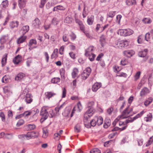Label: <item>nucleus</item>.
<instances>
[{
  "label": "nucleus",
  "mask_w": 153,
  "mask_h": 153,
  "mask_svg": "<svg viewBox=\"0 0 153 153\" xmlns=\"http://www.w3.org/2000/svg\"><path fill=\"white\" fill-rule=\"evenodd\" d=\"M48 107L47 106H44L42 108L40 114L42 117L40 119V121L42 122L46 120L49 116V114L48 111Z\"/></svg>",
  "instance_id": "nucleus-1"
},
{
  "label": "nucleus",
  "mask_w": 153,
  "mask_h": 153,
  "mask_svg": "<svg viewBox=\"0 0 153 153\" xmlns=\"http://www.w3.org/2000/svg\"><path fill=\"white\" fill-rule=\"evenodd\" d=\"M134 31L130 29H120L118 30V34L124 36H130L132 34Z\"/></svg>",
  "instance_id": "nucleus-2"
},
{
  "label": "nucleus",
  "mask_w": 153,
  "mask_h": 153,
  "mask_svg": "<svg viewBox=\"0 0 153 153\" xmlns=\"http://www.w3.org/2000/svg\"><path fill=\"white\" fill-rule=\"evenodd\" d=\"M132 111L133 109L129 108V106H128L123 111L120 116L122 118H127L131 116L132 115H129V114Z\"/></svg>",
  "instance_id": "nucleus-3"
},
{
  "label": "nucleus",
  "mask_w": 153,
  "mask_h": 153,
  "mask_svg": "<svg viewBox=\"0 0 153 153\" xmlns=\"http://www.w3.org/2000/svg\"><path fill=\"white\" fill-rule=\"evenodd\" d=\"M82 108V105L80 102H79L73 108L72 112L71 114V117H72L73 116V113H75V112H80Z\"/></svg>",
  "instance_id": "nucleus-4"
},
{
  "label": "nucleus",
  "mask_w": 153,
  "mask_h": 153,
  "mask_svg": "<svg viewBox=\"0 0 153 153\" xmlns=\"http://www.w3.org/2000/svg\"><path fill=\"white\" fill-rule=\"evenodd\" d=\"M87 110L84 114V117L87 118L92 116L94 113L95 110L93 107L87 108Z\"/></svg>",
  "instance_id": "nucleus-5"
},
{
  "label": "nucleus",
  "mask_w": 153,
  "mask_h": 153,
  "mask_svg": "<svg viewBox=\"0 0 153 153\" xmlns=\"http://www.w3.org/2000/svg\"><path fill=\"white\" fill-rule=\"evenodd\" d=\"M116 44L118 47H127L129 45V42L127 40L122 41L116 42Z\"/></svg>",
  "instance_id": "nucleus-6"
},
{
  "label": "nucleus",
  "mask_w": 153,
  "mask_h": 153,
  "mask_svg": "<svg viewBox=\"0 0 153 153\" xmlns=\"http://www.w3.org/2000/svg\"><path fill=\"white\" fill-rule=\"evenodd\" d=\"M123 54L124 56L130 57L135 54V52L132 50H128L124 51L123 52Z\"/></svg>",
  "instance_id": "nucleus-7"
},
{
  "label": "nucleus",
  "mask_w": 153,
  "mask_h": 153,
  "mask_svg": "<svg viewBox=\"0 0 153 153\" xmlns=\"http://www.w3.org/2000/svg\"><path fill=\"white\" fill-rule=\"evenodd\" d=\"M95 50L93 46H90L85 50V55H90L93 54V52Z\"/></svg>",
  "instance_id": "nucleus-8"
},
{
  "label": "nucleus",
  "mask_w": 153,
  "mask_h": 153,
  "mask_svg": "<svg viewBox=\"0 0 153 153\" xmlns=\"http://www.w3.org/2000/svg\"><path fill=\"white\" fill-rule=\"evenodd\" d=\"M150 91L148 88L144 87L141 90L140 93V95L141 97H143L149 93Z\"/></svg>",
  "instance_id": "nucleus-9"
},
{
  "label": "nucleus",
  "mask_w": 153,
  "mask_h": 153,
  "mask_svg": "<svg viewBox=\"0 0 153 153\" xmlns=\"http://www.w3.org/2000/svg\"><path fill=\"white\" fill-rule=\"evenodd\" d=\"M25 100L27 104L30 103L33 101L31 95L30 94H27L25 98Z\"/></svg>",
  "instance_id": "nucleus-10"
},
{
  "label": "nucleus",
  "mask_w": 153,
  "mask_h": 153,
  "mask_svg": "<svg viewBox=\"0 0 153 153\" xmlns=\"http://www.w3.org/2000/svg\"><path fill=\"white\" fill-rule=\"evenodd\" d=\"M100 44L101 46L103 47L106 44V41L105 36L102 35L100 38Z\"/></svg>",
  "instance_id": "nucleus-11"
},
{
  "label": "nucleus",
  "mask_w": 153,
  "mask_h": 153,
  "mask_svg": "<svg viewBox=\"0 0 153 153\" xmlns=\"http://www.w3.org/2000/svg\"><path fill=\"white\" fill-rule=\"evenodd\" d=\"M41 23L40 20L37 18H36L33 22L32 25L36 28H38L40 25Z\"/></svg>",
  "instance_id": "nucleus-12"
},
{
  "label": "nucleus",
  "mask_w": 153,
  "mask_h": 153,
  "mask_svg": "<svg viewBox=\"0 0 153 153\" xmlns=\"http://www.w3.org/2000/svg\"><path fill=\"white\" fill-rule=\"evenodd\" d=\"M101 84L100 83H95L93 85L92 90L94 92H96L101 86Z\"/></svg>",
  "instance_id": "nucleus-13"
},
{
  "label": "nucleus",
  "mask_w": 153,
  "mask_h": 153,
  "mask_svg": "<svg viewBox=\"0 0 153 153\" xmlns=\"http://www.w3.org/2000/svg\"><path fill=\"white\" fill-rule=\"evenodd\" d=\"M27 0H18V5L20 9H22L25 7L26 5Z\"/></svg>",
  "instance_id": "nucleus-14"
},
{
  "label": "nucleus",
  "mask_w": 153,
  "mask_h": 153,
  "mask_svg": "<svg viewBox=\"0 0 153 153\" xmlns=\"http://www.w3.org/2000/svg\"><path fill=\"white\" fill-rule=\"evenodd\" d=\"M95 120L96 121L97 125L99 126L102 125L103 123V119L101 116L95 117Z\"/></svg>",
  "instance_id": "nucleus-15"
},
{
  "label": "nucleus",
  "mask_w": 153,
  "mask_h": 153,
  "mask_svg": "<svg viewBox=\"0 0 153 153\" xmlns=\"http://www.w3.org/2000/svg\"><path fill=\"white\" fill-rule=\"evenodd\" d=\"M22 59L21 56L18 55L13 59V62L15 64H18L22 61Z\"/></svg>",
  "instance_id": "nucleus-16"
},
{
  "label": "nucleus",
  "mask_w": 153,
  "mask_h": 153,
  "mask_svg": "<svg viewBox=\"0 0 153 153\" xmlns=\"http://www.w3.org/2000/svg\"><path fill=\"white\" fill-rule=\"evenodd\" d=\"M148 51V49H145L143 50L140 51L138 53V55L140 57H144L147 55Z\"/></svg>",
  "instance_id": "nucleus-17"
},
{
  "label": "nucleus",
  "mask_w": 153,
  "mask_h": 153,
  "mask_svg": "<svg viewBox=\"0 0 153 153\" xmlns=\"http://www.w3.org/2000/svg\"><path fill=\"white\" fill-rule=\"evenodd\" d=\"M27 36H22L19 38H18L17 40V43L18 44H20L24 42L26 39Z\"/></svg>",
  "instance_id": "nucleus-18"
},
{
  "label": "nucleus",
  "mask_w": 153,
  "mask_h": 153,
  "mask_svg": "<svg viewBox=\"0 0 153 153\" xmlns=\"http://www.w3.org/2000/svg\"><path fill=\"white\" fill-rule=\"evenodd\" d=\"M19 24V22L17 21H12L10 23V26L11 28L13 29L17 27Z\"/></svg>",
  "instance_id": "nucleus-19"
},
{
  "label": "nucleus",
  "mask_w": 153,
  "mask_h": 153,
  "mask_svg": "<svg viewBox=\"0 0 153 153\" xmlns=\"http://www.w3.org/2000/svg\"><path fill=\"white\" fill-rule=\"evenodd\" d=\"M94 20V16L93 15L88 17L87 22L88 24L89 25H92Z\"/></svg>",
  "instance_id": "nucleus-20"
},
{
  "label": "nucleus",
  "mask_w": 153,
  "mask_h": 153,
  "mask_svg": "<svg viewBox=\"0 0 153 153\" xmlns=\"http://www.w3.org/2000/svg\"><path fill=\"white\" fill-rule=\"evenodd\" d=\"M78 72L79 71L78 69L76 68H74L71 73L72 78L74 79L78 75Z\"/></svg>",
  "instance_id": "nucleus-21"
},
{
  "label": "nucleus",
  "mask_w": 153,
  "mask_h": 153,
  "mask_svg": "<svg viewBox=\"0 0 153 153\" xmlns=\"http://www.w3.org/2000/svg\"><path fill=\"white\" fill-rule=\"evenodd\" d=\"M25 76V74L22 73H19L15 78L16 80H21Z\"/></svg>",
  "instance_id": "nucleus-22"
},
{
  "label": "nucleus",
  "mask_w": 153,
  "mask_h": 153,
  "mask_svg": "<svg viewBox=\"0 0 153 153\" xmlns=\"http://www.w3.org/2000/svg\"><path fill=\"white\" fill-rule=\"evenodd\" d=\"M8 1L7 0L4 1L0 5V6L2 9L4 10L8 6Z\"/></svg>",
  "instance_id": "nucleus-23"
},
{
  "label": "nucleus",
  "mask_w": 153,
  "mask_h": 153,
  "mask_svg": "<svg viewBox=\"0 0 153 153\" xmlns=\"http://www.w3.org/2000/svg\"><path fill=\"white\" fill-rule=\"evenodd\" d=\"M8 39L7 36H2L0 39V43L1 44L5 43Z\"/></svg>",
  "instance_id": "nucleus-24"
},
{
  "label": "nucleus",
  "mask_w": 153,
  "mask_h": 153,
  "mask_svg": "<svg viewBox=\"0 0 153 153\" xmlns=\"http://www.w3.org/2000/svg\"><path fill=\"white\" fill-rule=\"evenodd\" d=\"M25 128L27 130H33L36 128V126L35 125L28 124L25 126Z\"/></svg>",
  "instance_id": "nucleus-25"
},
{
  "label": "nucleus",
  "mask_w": 153,
  "mask_h": 153,
  "mask_svg": "<svg viewBox=\"0 0 153 153\" xmlns=\"http://www.w3.org/2000/svg\"><path fill=\"white\" fill-rule=\"evenodd\" d=\"M111 124V120L110 119H106L105 120V123L103 126L105 128H107Z\"/></svg>",
  "instance_id": "nucleus-26"
},
{
  "label": "nucleus",
  "mask_w": 153,
  "mask_h": 153,
  "mask_svg": "<svg viewBox=\"0 0 153 153\" xmlns=\"http://www.w3.org/2000/svg\"><path fill=\"white\" fill-rule=\"evenodd\" d=\"M56 94L52 92H47L45 93V95L49 99L50 98L55 95Z\"/></svg>",
  "instance_id": "nucleus-27"
},
{
  "label": "nucleus",
  "mask_w": 153,
  "mask_h": 153,
  "mask_svg": "<svg viewBox=\"0 0 153 153\" xmlns=\"http://www.w3.org/2000/svg\"><path fill=\"white\" fill-rule=\"evenodd\" d=\"M7 54H5L3 56L1 60V65L2 66H4L7 62Z\"/></svg>",
  "instance_id": "nucleus-28"
},
{
  "label": "nucleus",
  "mask_w": 153,
  "mask_h": 153,
  "mask_svg": "<svg viewBox=\"0 0 153 153\" xmlns=\"http://www.w3.org/2000/svg\"><path fill=\"white\" fill-rule=\"evenodd\" d=\"M152 114L149 113L147 114V117L144 118V120L146 122H150L152 120Z\"/></svg>",
  "instance_id": "nucleus-29"
},
{
  "label": "nucleus",
  "mask_w": 153,
  "mask_h": 153,
  "mask_svg": "<svg viewBox=\"0 0 153 153\" xmlns=\"http://www.w3.org/2000/svg\"><path fill=\"white\" fill-rule=\"evenodd\" d=\"M58 52V50L57 48L54 49L51 55V58L52 59L56 58L58 57L57 54Z\"/></svg>",
  "instance_id": "nucleus-30"
},
{
  "label": "nucleus",
  "mask_w": 153,
  "mask_h": 153,
  "mask_svg": "<svg viewBox=\"0 0 153 153\" xmlns=\"http://www.w3.org/2000/svg\"><path fill=\"white\" fill-rule=\"evenodd\" d=\"M29 29V26L28 25H25L23 27L22 30H23L22 34H24L27 32Z\"/></svg>",
  "instance_id": "nucleus-31"
},
{
  "label": "nucleus",
  "mask_w": 153,
  "mask_h": 153,
  "mask_svg": "<svg viewBox=\"0 0 153 153\" xmlns=\"http://www.w3.org/2000/svg\"><path fill=\"white\" fill-rule=\"evenodd\" d=\"M144 36L141 35L138 36L137 39V42L139 44H141L143 42L144 38Z\"/></svg>",
  "instance_id": "nucleus-32"
},
{
  "label": "nucleus",
  "mask_w": 153,
  "mask_h": 153,
  "mask_svg": "<svg viewBox=\"0 0 153 153\" xmlns=\"http://www.w3.org/2000/svg\"><path fill=\"white\" fill-rule=\"evenodd\" d=\"M126 3L128 6L131 5L136 3V0H126Z\"/></svg>",
  "instance_id": "nucleus-33"
},
{
  "label": "nucleus",
  "mask_w": 153,
  "mask_h": 153,
  "mask_svg": "<svg viewBox=\"0 0 153 153\" xmlns=\"http://www.w3.org/2000/svg\"><path fill=\"white\" fill-rule=\"evenodd\" d=\"M43 134L42 137L44 138H46L48 135V132L47 129L46 128H43Z\"/></svg>",
  "instance_id": "nucleus-34"
},
{
  "label": "nucleus",
  "mask_w": 153,
  "mask_h": 153,
  "mask_svg": "<svg viewBox=\"0 0 153 153\" xmlns=\"http://www.w3.org/2000/svg\"><path fill=\"white\" fill-rule=\"evenodd\" d=\"M3 90L4 93L7 95L10 94V88L8 86H5L3 88Z\"/></svg>",
  "instance_id": "nucleus-35"
},
{
  "label": "nucleus",
  "mask_w": 153,
  "mask_h": 153,
  "mask_svg": "<svg viewBox=\"0 0 153 153\" xmlns=\"http://www.w3.org/2000/svg\"><path fill=\"white\" fill-rule=\"evenodd\" d=\"M37 44V42L35 39H31L30 40L28 45L33 46Z\"/></svg>",
  "instance_id": "nucleus-36"
},
{
  "label": "nucleus",
  "mask_w": 153,
  "mask_h": 153,
  "mask_svg": "<svg viewBox=\"0 0 153 153\" xmlns=\"http://www.w3.org/2000/svg\"><path fill=\"white\" fill-rule=\"evenodd\" d=\"M31 135V138H35L37 137L39 135L38 133L37 132L32 131L30 132Z\"/></svg>",
  "instance_id": "nucleus-37"
},
{
  "label": "nucleus",
  "mask_w": 153,
  "mask_h": 153,
  "mask_svg": "<svg viewBox=\"0 0 153 153\" xmlns=\"http://www.w3.org/2000/svg\"><path fill=\"white\" fill-rule=\"evenodd\" d=\"M116 13V11L109 12L107 14L108 16V17L113 18L115 15Z\"/></svg>",
  "instance_id": "nucleus-38"
},
{
  "label": "nucleus",
  "mask_w": 153,
  "mask_h": 153,
  "mask_svg": "<svg viewBox=\"0 0 153 153\" xmlns=\"http://www.w3.org/2000/svg\"><path fill=\"white\" fill-rule=\"evenodd\" d=\"M89 75L84 71L81 74L82 78L83 79H86L88 77Z\"/></svg>",
  "instance_id": "nucleus-39"
},
{
  "label": "nucleus",
  "mask_w": 153,
  "mask_h": 153,
  "mask_svg": "<svg viewBox=\"0 0 153 153\" xmlns=\"http://www.w3.org/2000/svg\"><path fill=\"white\" fill-rule=\"evenodd\" d=\"M62 39L64 42H68L69 41L68 35L67 34H64L63 36Z\"/></svg>",
  "instance_id": "nucleus-40"
},
{
  "label": "nucleus",
  "mask_w": 153,
  "mask_h": 153,
  "mask_svg": "<svg viewBox=\"0 0 153 153\" xmlns=\"http://www.w3.org/2000/svg\"><path fill=\"white\" fill-rule=\"evenodd\" d=\"M85 56H88L89 59L91 61H94V58L96 57V55L94 53L92 54H91L90 55H86Z\"/></svg>",
  "instance_id": "nucleus-41"
},
{
  "label": "nucleus",
  "mask_w": 153,
  "mask_h": 153,
  "mask_svg": "<svg viewBox=\"0 0 153 153\" xmlns=\"http://www.w3.org/2000/svg\"><path fill=\"white\" fill-rule=\"evenodd\" d=\"M56 4V3H54L53 2H52L51 3H50L49 2H48L46 4V7L47 9H49L51 7L54 6V5Z\"/></svg>",
  "instance_id": "nucleus-42"
},
{
  "label": "nucleus",
  "mask_w": 153,
  "mask_h": 153,
  "mask_svg": "<svg viewBox=\"0 0 153 153\" xmlns=\"http://www.w3.org/2000/svg\"><path fill=\"white\" fill-rule=\"evenodd\" d=\"M60 81V79L59 78L55 77L53 78L51 80L52 83H56L59 82Z\"/></svg>",
  "instance_id": "nucleus-43"
},
{
  "label": "nucleus",
  "mask_w": 153,
  "mask_h": 153,
  "mask_svg": "<svg viewBox=\"0 0 153 153\" xmlns=\"http://www.w3.org/2000/svg\"><path fill=\"white\" fill-rule=\"evenodd\" d=\"M69 35L72 40L74 41L75 40L76 38V35L73 32H72Z\"/></svg>",
  "instance_id": "nucleus-44"
},
{
  "label": "nucleus",
  "mask_w": 153,
  "mask_h": 153,
  "mask_svg": "<svg viewBox=\"0 0 153 153\" xmlns=\"http://www.w3.org/2000/svg\"><path fill=\"white\" fill-rule=\"evenodd\" d=\"M70 109H66L65 111L64 112L62 113L63 115L65 117L68 116L70 113Z\"/></svg>",
  "instance_id": "nucleus-45"
},
{
  "label": "nucleus",
  "mask_w": 153,
  "mask_h": 153,
  "mask_svg": "<svg viewBox=\"0 0 153 153\" xmlns=\"http://www.w3.org/2000/svg\"><path fill=\"white\" fill-rule=\"evenodd\" d=\"M143 21L145 24H150L152 22V20L149 18H144Z\"/></svg>",
  "instance_id": "nucleus-46"
},
{
  "label": "nucleus",
  "mask_w": 153,
  "mask_h": 153,
  "mask_svg": "<svg viewBox=\"0 0 153 153\" xmlns=\"http://www.w3.org/2000/svg\"><path fill=\"white\" fill-rule=\"evenodd\" d=\"M72 21V19L71 17L68 16L64 20L65 23H70Z\"/></svg>",
  "instance_id": "nucleus-47"
},
{
  "label": "nucleus",
  "mask_w": 153,
  "mask_h": 153,
  "mask_svg": "<svg viewBox=\"0 0 153 153\" xmlns=\"http://www.w3.org/2000/svg\"><path fill=\"white\" fill-rule=\"evenodd\" d=\"M90 153H100V151L97 148H94L90 151Z\"/></svg>",
  "instance_id": "nucleus-48"
},
{
  "label": "nucleus",
  "mask_w": 153,
  "mask_h": 153,
  "mask_svg": "<svg viewBox=\"0 0 153 153\" xmlns=\"http://www.w3.org/2000/svg\"><path fill=\"white\" fill-rule=\"evenodd\" d=\"M47 1V0H41L40 4L39 6V7L41 8H43L44 7Z\"/></svg>",
  "instance_id": "nucleus-49"
},
{
  "label": "nucleus",
  "mask_w": 153,
  "mask_h": 153,
  "mask_svg": "<svg viewBox=\"0 0 153 153\" xmlns=\"http://www.w3.org/2000/svg\"><path fill=\"white\" fill-rule=\"evenodd\" d=\"M49 113L50 115V117L51 118L53 117L56 115V114L55 113L54 111L52 109H51L49 111Z\"/></svg>",
  "instance_id": "nucleus-50"
},
{
  "label": "nucleus",
  "mask_w": 153,
  "mask_h": 153,
  "mask_svg": "<svg viewBox=\"0 0 153 153\" xmlns=\"http://www.w3.org/2000/svg\"><path fill=\"white\" fill-rule=\"evenodd\" d=\"M90 124L91 125V126L93 127L95 126L96 125H97L96 121L95 120V117H94L93 119L91 120L90 122Z\"/></svg>",
  "instance_id": "nucleus-51"
},
{
  "label": "nucleus",
  "mask_w": 153,
  "mask_h": 153,
  "mask_svg": "<svg viewBox=\"0 0 153 153\" xmlns=\"http://www.w3.org/2000/svg\"><path fill=\"white\" fill-rule=\"evenodd\" d=\"M80 126L79 125L77 124L74 127V131L76 132H79L80 131Z\"/></svg>",
  "instance_id": "nucleus-52"
},
{
  "label": "nucleus",
  "mask_w": 153,
  "mask_h": 153,
  "mask_svg": "<svg viewBox=\"0 0 153 153\" xmlns=\"http://www.w3.org/2000/svg\"><path fill=\"white\" fill-rule=\"evenodd\" d=\"M24 123V120L22 119H20L19 120L16 126L18 127L19 126L22 125H23Z\"/></svg>",
  "instance_id": "nucleus-53"
},
{
  "label": "nucleus",
  "mask_w": 153,
  "mask_h": 153,
  "mask_svg": "<svg viewBox=\"0 0 153 153\" xmlns=\"http://www.w3.org/2000/svg\"><path fill=\"white\" fill-rule=\"evenodd\" d=\"M140 74V71L137 72L134 76V79L135 80H136L139 79Z\"/></svg>",
  "instance_id": "nucleus-54"
},
{
  "label": "nucleus",
  "mask_w": 153,
  "mask_h": 153,
  "mask_svg": "<svg viewBox=\"0 0 153 153\" xmlns=\"http://www.w3.org/2000/svg\"><path fill=\"white\" fill-rule=\"evenodd\" d=\"M25 139L29 140L31 138V135L30 132H28L26 134H25Z\"/></svg>",
  "instance_id": "nucleus-55"
},
{
  "label": "nucleus",
  "mask_w": 153,
  "mask_h": 153,
  "mask_svg": "<svg viewBox=\"0 0 153 153\" xmlns=\"http://www.w3.org/2000/svg\"><path fill=\"white\" fill-rule=\"evenodd\" d=\"M113 69L114 71L115 72H118L121 70L120 67L117 65H115L113 67Z\"/></svg>",
  "instance_id": "nucleus-56"
},
{
  "label": "nucleus",
  "mask_w": 153,
  "mask_h": 153,
  "mask_svg": "<svg viewBox=\"0 0 153 153\" xmlns=\"http://www.w3.org/2000/svg\"><path fill=\"white\" fill-rule=\"evenodd\" d=\"M137 140L139 146H141L143 145V139H138Z\"/></svg>",
  "instance_id": "nucleus-57"
},
{
  "label": "nucleus",
  "mask_w": 153,
  "mask_h": 153,
  "mask_svg": "<svg viewBox=\"0 0 153 153\" xmlns=\"http://www.w3.org/2000/svg\"><path fill=\"white\" fill-rule=\"evenodd\" d=\"M122 18V16L120 15H118L116 17V22L119 24H120V20Z\"/></svg>",
  "instance_id": "nucleus-58"
},
{
  "label": "nucleus",
  "mask_w": 153,
  "mask_h": 153,
  "mask_svg": "<svg viewBox=\"0 0 153 153\" xmlns=\"http://www.w3.org/2000/svg\"><path fill=\"white\" fill-rule=\"evenodd\" d=\"M0 117L1 118V120L3 122H4L5 120V116L4 113L1 112L0 113Z\"/></svg>",
  "instance_id": "nucleus-59"
},
{
  "label": "nucleus",
  "mask_w": 153,
  "mask_h": 153,
  "mask_svg": "<svg viewBox=\"0 0 153 153\" xmlns=\"http://www.w3.org/2000/svg\"><path fill=\"white\" fill-rule=\"evenodd\" d=\"M5 138L8 139H11L13 137V135L11 134H5Z\"/></svg>",
  "instance_id": "nucleus-60"
},
{
  "label": "nucleus",
  "mask_w": 153,
  "mask_h": 153,
  "mask_svg": "<svg viewBox=\"0 0 153 153\" xmlns=\"http://www.w3.org/2000/svg\"><path fill=\"white\" fill-rule=\"evenodd\" d=\"M64 48L65 47L64 46H62L60 48L59 50V53L61 55L63 54Z\"/></svg>",
  "instance_id": "nucleus-61"
},
{
  "label": "nucleus",
  "mask_w": 153,
  "mask_h": 153,
  "mask_svg": "<svg viewBox=\"0 0 153 153\" xmlns=\"http://www.w3.org/2000/svg\"><path fill=\"white\" fill-rule=\"evenodd\" d=\"M150 34L149 33H147L145 36V39L147 41H149V39H150Z\"/></svg>",
  "instance_id": "nucleus-62"
},
{
  "label": "nucleus",
  "mask_w": 153,
  "mask_h": 153,
  "mask_svg": "<svg viewBox=\"0 0 153 153\" xmlns=\"http://www.w3.org/2000/svg\"><path fill=\"white\" fill-rule=\"evenodd\" d=\"M128 62L127 60L126 59H123L121 61V64L123 65H125L127 64Z\"/></svg>",
  "instance_id": "nucleus-63"
},
{
  "label": "nucleus",
  "mask_w": 153,
  "mask_h": 153,
  "mask_svg": "<svg viewBox=\"0 0 153 153\" xmlns=\"http://www.w3.org/2000/svg\"><path fill=\"white\" fill-rule=\"evenodd\" d=\"M84 71L90 75L91 72V69L90 67H87Z\"/></svg>",
  "instance_id": "nucleus-64"
}]
</instances>
